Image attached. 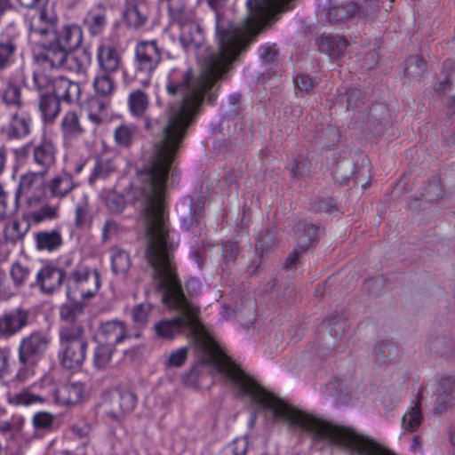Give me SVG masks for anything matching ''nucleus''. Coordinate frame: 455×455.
<instances>
[{"mask_svg": "<svg viewBox=\"0 0 455 455\" xmlns=\"http://www.w3.org/2000/svg\"><path fill=\"white\" fill-rule=\"evenodd\" d=\"M151 306L149 304H140L136 306L132 311V317L135 323L145 324L148 321Z\"/></svg>", "mask_w": 455, "mask_h": 455, "instance_id": "obj_53", "label": "nucleus"}, {"mask_svg": "<svg viewBox=\"0 0 455 455\" xmlns=\"http://www.w3.org/2000/svg\"><path fill=\"white\" fill-rule=\"evenodd\" d=\"M3 101L7 106L20 108L23 104L21 98V89L20 85L9 83L3 90L1 94Z\"/></svg>", "mask_w": 455, "mask_h": 455, "instance_id": "obj_35", "label": "nucleus"}, {"mask_svg": "<svg viewBox=\"0 0 455 455\" xmlns=\"http://www.w3.org/2000/svg\"><path fill=\"white\" fill-rule=\"evenodd\" d=\"M10 275L13 283V287L19 291L30 276V269L18 262L12 265Z\"/></svg>", "mask_w": 455, "mask_h": 455, "instance_id": "obj_40", "label": "nucleus"}, {"mask_svg": "<svg viewBox=\"0 0 455 455\" xmlns=\"http://www.w3.org/2000/svg\"><path fill=\"white\" fill-rule=\"evenodd\" d=\"M426 62L419 56H411L405 61L404 76L411 80H418L426 71Z\"/></svg>", "mask_w": 455, "mask_h": 455, "instance_id": "obj_33", "label": "nucleus"}, {"mask_svg": "<svg viewBox=\"0 0 455 455\" xmlns=\"http://www.w3.org/2000/svg\"><path fill=\"white\" fill-rule=\"evenodd\" d=\"M136 59L140 69L151 74L162 60L161 51L156 42H140L136 47Z\"/></svg>", "mask_w": 455, "mask_h": 455, "instance_id": "obj_10", "label": "nucleus"}, {"mask_svg": "<svg viewBox=\"0 0 455 455\" xmlns=\"http://www.w3.org/2000/svg\"><path fill=\"white\" fill-rule=\"evenodd\" d=\"M120 396V409L123 413L131 412L136 404L135 395L130 391H122Z\"/></svg>", "mask_w": 455, "mask_h": 455, "instance_id": "obj_52", "label": "nucleus"}, {"mask_svg": "<svg viewBox=\"0 0 455 455\" xmlns=\"http://www.w3.org/2000/svg\"><path fill=\"white\" fill-rule=\"evenodd\" d=\"M36 248L39 251H52L62 244V236L59 230L40 231L35 235Z\"/></svg>", "mask_w": 455, "mask_h": 455, "instance_id": "obj_26", "label": "nucleus"}, {"mask_svg": "<svg viewBox=\"0 0 455 455\" xmlns=\"http://www.w3.org/2000/svg\"><path fill=\"white\" fill-rule=\"evenodd\" d=\"M26 8H44L47 0H18Z\"/></svg>", "mask_w": 455, "mask_h": 455, "instance_id": "obj_62", "label": "nucleus"}, {"mask_svg": "<svg viewBox=\"0 0 455 455\" xmlns=\"http://www.w3.org/2000/svg\"><path fill=\"white\" fill-rule=\"evenodd\" d=\"M60 340L61 346H88L85 337V329L82 323L66 324L62 326L60 330Z\"/></svg>", "mask_w": 455, "mask_h": 455, "instance_id": "obj_20", "label": "nucleus"}, {"mask_svg": "<svg viewBox=\"0 0 455 455\" xmlns=\"http://www.w3.org/2000/svg\"><path fill=\"white\" fill-rule=\"evenodd\" d=\"M291 0H248V15L243 28H217L219 50L213 53V73H226L236 56L278 15L291 9Z\"/></svg>", "mask_w": 455, "mask_h": 455, "instance_id": "obj_2", "label": "nucleus"}, {"mask_svg": "<svg viewBox=\"0 0 455 455\" xmlns=\"http://www.w3.org/2000/svg\"><path fill=\"white\" fill-rule=\"evenodd\" d=\"M22 220L26 223H21L20 220H14L5 224L3 233L4 240L7 243L17 244L24 240L25 235L28 233L31 224H35L34 221L24 218Z\"/></svg>", "mask_w": 455, "mask_h": 455, "instance_id": "obj_21", "label": "nucleus"}, {"mask_svg": "<svg viewBox=\"0 0 455 455\" xmlns=\"http://www.w3.org/2000/svg\"><path fill=\"white\" fill-rule=\"evenodd\" d=\"M53 94L60 100L68 103L77 101L80 97V85L78 83L59 76L52 82Z\"/></svg>", "mask_w": 455, "mask_h": 455, "instance_id": "obj_14", "label": "nucleus"}, {"mask_svg": "<svg viewBox=\"0 0 455 455\" xmlns=\"http://www.w3.org/2000/svg\"><path fill=\"white\" fill-rule=\"evenodd\" d=\"M54 416L46 411L37 412L33 417V426L38 429H48L52 427Z\"/></svg>", "mask_w": 455, "mask_h": 455, "instance_id": "obj_49", "label": "nucleus"}, {"mask_svg": "<svg viewBox=\"0 0 455 455\" xmlns=\"http://www.w3.org/2000/svg\"><path fill=\"white\" fill-rule=\"evenodd\" d=\"M60 100L52 93L42 94L38 107L44 123H52L60 111Z\"/></svg>", "mask_w": 455, "mask_h": 455, "instance_id": "obj_25", "label": "nucleus"}, {"mask_svg": "<svg viewBox=\"0 0 455 455\" xmlns=\"http://www.w3.org/2000/svg\"><path fill=\"white\" fill-rule=\"evenodd\" d=\"M55 40L68 52L76 50L82 44L83 33L76 25H67L56 32Z\"/></svg>", "mask_w": 455, "mask_h": 455, "instance_id": "obj_19", "label": "nucleus"}, {"mask_svg": "<svg viewBox=\"0 0 455 455\" xmlns=\"http://www.w3.org/2000/svg\"><path fill=\"white\" fill-rule=\"evenodd\" d=\"M6 400L8 403L15 406H29L36 403H43L44 402L43 396L33 394L28 388L16 393L8 392Z\"/></svg>", "mask_w": 455, "mask_h": 455, "instance_id": "obj_28", "label": "nucleus"}, {"mask_svg": "<svg viewBox=\"0 0 455 455\" xmlns=\"http://www.w3.org/2000/svg\"><path fill=\"white\" fill-rule=\"evenodd\" d=\"M317 237V228L312 224L303 225L299 228L296 241L299 249L304 251L308 249Z\"/></svg>", "mask_w": 455, "mask_h": 455, "instance_id": "obj_34", "label": "nucleus"}, {"mask_svg": "<svg viewBox=\"0 0 455 455\" xmlns=\"http://www.w3.org/2000/svg\"><path fill=\"white\" fill-rule=\"evenodd\" d=\"M94 340L101 346H114V321L100 323L94 335Z\"/></svg>", "mask_w": 455, "mask_h": 455, "instance_id": "obj_37", "label": "nucleus"}, {"mask_svg": "<svg viewBox=\"0 0 455 455\" xmlns=\"http://www.w3.org/2000/svg\"><path fill=\"white\" fill-rule=\"evenodd\" d=\"M275 243V234L270 230L265 229L259 235L256 243V250L263 253L264 251H267L269 249H271Z\"/></svg>", "mask_w": 455, "mask_h": 455, "instance_id": "obj_46", "label": "nucleus"}, {"mask_svg": "<svg viewBox=\"0 0 455 455\" xmlns=\"http://www.w3.org/2000/svg\"><path fill=\"white\" fill-rule=\"evenodd\" d=\"M72 431L75 435L83 438L89 435L90 427L86 424H84L83 426L74 425L72 427Z\"/></svg>", "mask_w": 455, "mask_h": 455, "instance_id": "obj_63", "label": "nucleus"}, {"mask_svg": "<svg viewBox=\"0 0 455 455\" xmlns=\"http://www.w3.org/2000/svg\"><path fill=\"white\" fill-rule=\"evenodd\" d=\"M50 339L47 335L38 331L21 339L19 347V361L38 362L47 349Z\"/></svg>", "mask_w": 455, "mask_h": 455, "instance_id": "obj_6", "label": "nucleus"}, {"mask_svg": "<svg viewBox=\"0 0 455 455\" xmlns=\"http://www.w3.org/2000/svg\"><path fill=\"white\" fill-rule=\"evenodd\" d=\"M69 53L70 52L54 39L43 45L41 58L51 68H60L64 66Z\"/></svg>", "mask_w": 455, "mask_h": 455, "instance_id": "obj_16", "label": "nucleus"}, {"mask_svg": "<svg viewBox=\"0 0 455 455\" xmlns=\"http://www.w3.org/2000/svg\"><path fill=\"white\" fill-rule=\"evenodd\" d=\"M98 61L101 74L93 83L98 96L109 97L114 90L112 72L114 71V47L111 45H100L98 49Z\"/></svg>", "mask_w": 455, "mask_h": 455, "instance_id": "obj_5", "label": "nucleus"}, {"mask_svg": "<svg viewBox=\"0 0 455 455\" xmlns=\"http://www.w3.org/2000/svg\"><path fill=\"white\" fill-rule=\"evenodd\" d=\"M75 188L71 175L60 173L51 179L45 184V190L49 192L50 197L62 199L67 196Z\"/></svg>", "mask_w": 455, "mask_h": 455, "instance_id": "obj_18", "label": "nucleus"}, {"mask_svg": "<svg viewBox=\"0 0 455 455\" xmlns=\"http://www.w3.org/2000/svg\"><path fill=\"white\" fill-rule=\"evenodd\" d=\"M20 208V201L15 196L12 203L0 183V221H5L15 215Z\"/></svg>", "mask_w": 455, "mask_h": 455, "instance_id": "obj_31", "label": "nucleus"}, {"mask_svg": "<svg viewBox=\"0 0 455 455\" xmlns=\"http://www.w3.org/2000/svg\"><path fill=\"white\" fill-rule=\"evenodd\" d=\"M128 105L133 116H142L149 106L148 96L141 90H135L129 95Z\"/></svg>", "mask_w": 455, "mask_h": 455, "instance_id": "obj_30", "label": "nucleus"}, {"mask_svg": "<svg viewBox=\"0 0 455 455\" xmlns=\"http://www.w3.org/2000/svg\"><path fill=\"white\" fill-rule=\"evenodd\" d=\"M423 419L420 401L418 399L404 413L402 419V427L410 433L416 432L421 426Z\"/></svg>", "mask_w": 455, "mask_h": 455, "instance_id": "obj_27", "label": "nucleus"}, {"mask_svg": "<svg viewBox=\"0 0 455 455\" xmlns=\"http://www.w3.org/2000/svg\"><path fill=\"white\" fill-rule=\"evenodd\" d=\"M187 356L188 349L181 347L170 355L168 364L173 367H180L186 362Z\"/></svg>", "mask_w": 455, "mask_h": 455, "instance_id": "obj_57", "label": "nucleus"}, {"mask_svg": "<svg viewBox=\"0 0 455 455\" xmlns=\"http://www.w3.org/2000/svg\"><path fill=\"white\" fill-rule=\"evenodd\" d=\"M105 23L106 16L103 12L91 11L84 19V24L92 35L101 33Z\"/></svg>", "mask_w": 455, "mask_h": 455, "instance_id": "obj_39", "label": "nucleus"}, {"mask_svg": "<svg viewBox=\"0 0 455 455\" xmlns=\"http://www.w3.org/2000/svg\"><path fill=\"white\" fill-rule=\"evenodd\" d=\"M130 267V259L129 256L124 252L120 251L116 253V273L117 272H125Z\"/></svg>", "mask_w": 455, "mask_h": 455, "instance_id": "obj_59", "label": "nucleus"}, {"mask_svg": "<svg viewBox=\"0 0 455 455\" xmlns=\"http://www.w3.org/2000/svg\"><path fill=\"white\" fill-rule=\"evenodd\" d=\"M90 220L89 204L86 196H83L82 200L76 206L75 225L78 228H83Z\"/></svg>", "mask_w": 455, "mask_h": 455, "instance_id": "obj_42", "label": "nucleus"}, {"mask_svg": "<svg viewBox=\"0 0 455 455\" xmlns=\"http://www.w3.org/2000/svg\"><path fill=\"white\" fill-rule=\"evenodd\" d=\"M64 280V270L54 266L46 265L37 272L36 281L30 286H36L43 293L51 295L60 288Z\"/></svg>", "mask_w": 455, "mask_h": 455, "instance_id": "obj_7", "label": "nucleus"}, {"mask_svg": "<svg viewBox=\"0 0 455 455\" xmlns=\"http://www.w3.org/2000/svg\"><path fill=\"white\" fill-rule=\"evenodd\" d=\"M148 8L146 0H129L124 18L130 27L139 28L148 20Z\"/></svg>", "mask_w": 455, "mask_h": 455, "instance_id": "obj_17", "label": "nucleus"}, {"mask_svg": "<svg viewBox=\"0 0 455 455\" xmlns=\"http://www.w3.org/2000/svg\"><path fill=\"white\" fill-rule=\"evenodd\" d=\"M180 41L185 46H198L202 41V33L196 24L183 26Z\"/></svg>", "mask_w": 455, "mask_h": 455, "instance_id": "obj_36", "label": "nucleus"}, {"mask_svg": "<svg viewBox=\"0 0 455 455\" xmlns=\"http://www.w3.org/2000/svg\"><path fill=\"white\" fill-rule=\"evenodd\" d=\"M311 163L309 159L303 156H299L294 159L292 166V175L296 179H301L310 174Z\"/></svg>", "mask_w": 455, "mask_h": 455, "instance_id": "obj_44", "label": "nucleus"}, {"mask_svg": "<svg viewBox=\"0 0 455 455\" xmlns=\"http://www.w3.org/2000/svg\"><path fill=\"white\" fill-rule=\"evenodd\" d=\"M176 152L156 151L149 170V194L143 212L148 237L147 258L155 270L158 288L164 291L163 302L180 312L175 318L156 323L154 329L156 335L161 339H172L178 334L187 332L203 347L208 361L220 372L261 407L271 410L275 418L309 432L315 440H325L346 450V427L299 411L259 387L224 354L199 321L198 307L186 299L170 252L169 228L164 204L165 182Z\"/></svg>", "mask_w": 455, "mask_h": 455, "instance_id": "obj_1", "label": "nucleus"}, {"mask_svg": "<svg viewBox=\"0 0 455 455\" xmlns=\"http://www.w3.org/2000/svg\"><path fill=\"white\" fill-rule=\"evenodd\" d=\"M31 117L28 114L16 112L12 115L4 132L9 140H19L26 137L30 132Z\"/></svg>", "mask_w": 455, "mask_h": 455, "instance_id": "obj_12", "label": "nucleus"}, {"mask_svg": "<svg viewBox=\"0 0 455 455\" xmlns=\"http://www.w3.org/2000/svg\"><path fill=\"white\" fill-rule=\"evenodd\" d=\"M13 285L12 280L0 267V300H6L17 293L18 291Z\"/></svg>", "mask_w": 455, "mask_h": 455, "instance_id": "obj_45", "label": "nucleus"}, {"mask_svg": "<svg viewBox=\"0 0 455 455\" xmlns=\"http://www.w3.org/2000/svg\"><path fill=\"white\" fill-rule=\"evenodd\" d=\"M134 134V129L127 125H120L116 130V141L119 144L127 146L131 143Z\"/></svg>", "mask_w": 455, "mask_h": 455, "instance_id": "obj_51", "label": "nucleus"}, {"mask_svg": "<svg viewBox=\"0 0 455 455\" xmlns=\"http://www.w3.org/2000/svg\"><path fill=\"white\" fill-rule=\"evenodd\" d=\"M294 84L296 89L303 93L308 92L315 86L313 79L304 74L299 75L294 78Z\"/></svg>", "mask_w": 455, "mask_h": 455, "instance_id": "obj_55", "label": "nucleus"}, {"mask_svg": "<svg viewBox=\"0 0 455 455\" xmlns=\"http://www.w3.org/2000/svg\"><path fill=\"white\" fill-rule=\"evenodd\" d=\"M58 20V16L52 11L42 8L39 16L31 20L29 31L33 35L45 36L56 31Z\"/></svg>", "mask_w": 455, "mask_h": 455, "instance_id": "obj_13", "label": "nucleus"}, {"mask_svg": "<svg viewBox=\"0 0 455 455\" xmlns=\"http://www.w3.org/2000/svg\"><path fill=\"white\" fill-rule=\"evenodd\" d=\"M0 423H5L8 425V429L0 431L1 433H7L12 432V435L13 437L20 436L24 437L25 431H24V425H25V419L23 417H16L13 419L12 423H10L8 421H1Z\"/></svg>", "mask_w": 455, "mask_h": 455, "instance_id": "obj_50", "label": "nucleus"}, {"mask_svg": "<svg viewBox=\"0 0 455 455\" xmlns=\"http://www.w3.org/2000/svg\"><path fill=\"white\" fill-rule=\"evenodd\" d=\"M64 347L61 363L63 367L67 369H76L79 368L84 359L86 355L87 346L85 345H65L62 346Z\"/></svg>", "mask_w": 455, "mask_h": 455, "instance_id": "obj_24", "label": "nucleus"}, {"mask_svg": "<svg viewBox=\"0 0 455 455\" xmlns=\"http://www.w3.org/2000/svg\"><path fill=\"white\" fill-rule=\"evenodd\" d=\"M42 171L29 172L23 174L16 191L17 201L27 196L23 205V217L39 224L55 220L59 216V206L44 203L45 195L44 176Z\"/></svg>", "mask_w": 455, "mask_h": 455, "instance_id": "obj_3", "label": "nucleus"}, {"mask_svg": "<svg viewBox=\"0 0 455 455\" xmlns=\"http://www.w3.org/2000/svg\"><path fill=\"white\" fill-rule=\"evenodd\" d=\"M275 52L271 47H263L260 49V57L267 62L274 60Z\"/></svg>", "mask_w": 455, "mask_h": 455, "instance_id": "obj_64", "label": "nucleus"}, {"mask_svg": "<svg viewBox=\"0 0 455 455\" xmlns=\"http://www.w3.org/2000/svg\"><path fill=\"white\" fill-rule=\"evenodd\" d=\"M9 352L6 348L0 347V378L4 377L8 372L9 368Z\"/></svg>", "mask_w": 455, "mask_h": 455, "instance_id": "obj_60", "label": "nucleus"}, {"mask_svg": "<svg viewBox=\"0 0 455 455\" xmlns=\"http://www.w3.org/2000/svg\"><path fill=\"white\" fill-rule=\"evenodd\" d=\"M248 450V441L244 437L235 439L229 446H228L223 455H246Z\"/></svg>", "mask_w": 455, "mask_h": 455, "instance_id": "obj_47", "label": "nucleus"}, {"mask_svg": "<svg viewBox=\"0 0 455 455\" xmlns=\"http://www.w3.org/2000/svg\"><path fill=\"white\" fill-rule=\"evenodd\" d=\"M84 314V307L80 303H68L61 306L60 310V319L67 324L81 323L79 319Z\"/></svg>", "mask_w": 455, "mask_h": 455, "instance_id": "obj_32", "label": "nucleus"}, {"mask_svg": "<svg viewBox=\"0 0 455 455\" xmlns=\"http://www.w3.org/2000/svg\"><path fill=\"white\" fill-rule=\"evenodd\" d=\"M19 32L11 23L6 26L0 34V70L5 68L11 62L17 50Z\"/></svg>", "mask_w": 455, "mask_h": 455, "instance_id": "obj_11", "label": "nucleus"}, {"mask_svg": "<svg viewBox=\"0 0 455 455\" xmlns=\"http://www.w3.org/2000/svg\"><path fill=\"white\" fill-rule=\"evenodd\" d=\"M28 323V313L16 308L0 315V339H9L21 331Z\"/></svg>", "mask_w": 455, "mask_h": 455, "instance_id": "obj_9", "label": "nucleus"}, {"mask_svg": "<svg viewBox=\"0 0 455 455\" xmlns=\"http://www.w3.org/2000/svg\"><path fill=\"white\" fill-rule=\"evenodd\" d=\"M114 346L98 344L94 352V365L105 369L112 359Z\"/></svg>", "mask_w": 455, "mask_h": 455, "instance_id": "obj_41", "label": "nucleus"}, {"mask_svg": "<svg viewBox=\"0 0 455 455\" xmlns=\"http://www.w3.org/2000/svg\"><path fill=\"white\" fill-rule=\"evenodd\" d=\"M110 105V100L107 101L99 99L92 100L88 119L97 126L110 124L113 119V114L109 111Z\"/></svg>", "mask_w": 455, "mask_h": 455, "instance_id": "obj_22", "label": "nucleus"}, {"mask_svg": "<svg viewBox=\"0 0 455 455\" xmlns=\"http://www.w3.org/2000/svg\"><path fill=\"white\" fill-rule=\"evenodd\" d=\"M60 131L64 140L68 142L80 138L85 132L77 112L70 110L64 114Z\"/></svg>", "mask_w": 455, "mask_h": 455, "instance_id": "obj_15", "label": "nucleus"}, {"mask_svg": "<svg viewBox=\"0 0 455 455\" xmlns=\"http://www.w3.org/2000/svg\"><path fill=\"white\" fill-rule=\"evenodd\" d=\"M57 148L52 139L43 136L41 140L33 146V161L39 171L48 172L55 165Z\"/></svg>", "mask_w": 455, "mask_h": 455, "instance_id": "obj_8", "label": "nucleus"}, {"mask_svg": "<svg viewBox=\"0 0 455 455\" xmlns=\"http://www.w3.org/2000/svg\"><path fill=\"white\" fill-rule=\"evenodd\" d=\"M84 388L80 383H67L55 390L56 401L64 405H72L80 402Z\"/></svg>", "mask_w": 455, "mask_h": 455, "instance_id": "obj_23", "label": "nucleus"}, {"mask_svg": "<svg viewBox=\"0 0 455 455\" xmlns=\"http://www.w3.org/2000/svg\"><path fill=\"white\" fill-rule=\"evenodd\" d=\"M347 45L348 44L345 38H331L328 42L329 53L331 56L338 58L346 52Z\"/></svg>", "mask_w": 455, "mask_h": 455, "instance_id": "obj_48", "label": "nucleus"}, {"mask_svg": "<svg viewBox=\"0 0 455 455\" xmlns=\"http://www.w3.org/2000/svg\"><path fill=\"white\" fill-rule=\"evenodd\" d=\"M33 81L35 88L38 91L48 89L50 86L52 87L53 80L43 72H35Z\"/></svg>", "mask_w": 455, "mask_h": 455, "instance_id": "obj_56", "label": "nucleus"}, {"mask_svg": "<svg viewBox=\"0 0 455 455\" xmlns=\"http://www.w3.org/2000/svg\"><path fill=\"white\" fill-rule=\"evenodd\" d=\"M329 18H334L336 21H342L347 17L344 15V7L337 6L329 10L327 13Z\"/></svg>", "mask_w": 455, "mask_h": 455, "instance_id": "obj_61", "label": "nucleus"}, {"mask_svg": "<svg viewBox=\"0 0 455 455\" xmlns=\"http://www.w3.org/2000/svg\"><path fill=\"white\" fill-rule=\"evenodd\" d=\"M431 392L436 399L454 398L452 394L455 392V379L443 378L435 380L429 384Z\"/></svg>", "mask_w": 455, "mask_h": 455, "instance_id": "obj_29", "label": "nucleus"}, {"mask_svg": "<svg viewBox=\"0 0 455 455\" xmlns=\"http://www.w3.org/2000/svg\"><path fill=\"white\" fill-rule=\"evenodd\" d=\"M66 284L68 297L78 291L82 298L89 299L93 297L99 290L100 275L97 270H91L86 266L79 265L67 278Z\"/></svg>", "mask_w": 455, "mask_h": 455, "instance_id": "obj_4", "label": "nucleus"}, {"mask_svg": "<svg viewBox=\"0 0 455 455\" xmlns=\"http://www.w3.org/2000/svg\"><path fill=\"white\" fill-rule=\"evenodd\" d=\"M20 367L19 368L15 379L19 382H25L30 376L34 375V367L36 362L27 363L24 361H19Z\"/></svg>", "mask_w": 455, "mask_h": 455, "instance_id": "obj_54", "label": "nucleus"}, {"mask_svg": "<svg viewBox=\"0 0 455 455\" xmlns=\"http://www.w3.org/2000/svg\"><path fill=\"white\" fill-rule=\"evenodd\" d=\"M454 403V398L436 399L434 413L437 416H442L450 411Z\"/></svg>", "mask_w": 455, "mask_h": 455, "instance_id": "obj_58", "label": "nucleus"}, {"mask_svg": "<svg viewBox=\"0 0 455 455\" xmlns=\"http://www.w3.org/2000/svg\"><path fill=\"white\" fill-rule=\"evenodd\" d=\"M110 150L105 149L104 152L99 156L97 164L94 168V176L96 178H106L111 174L114 170L112 157L108 155Z\"/></svg>", "mask_w": 455, "mask_h": 455, "instance_id": "obj_38", "label": "nucleus"}, {"mask_svg": "<svg viewBox=\"0 0 455 455\" xmlns=\"http://www.w3.org/2000/svg\"><path fill=\"white\" fill-rule=\"evenodd\" d=\"M167 5L168 12L171 18L178 22H181L186 11L184 0H159Z\"/></svg>", "mask_w": 455, "mask_h": 455, "instance_id": "obj_43", "label": "nucleus"}]
</instances>
